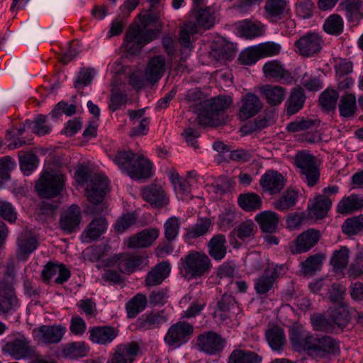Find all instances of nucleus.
I'll return each instance as SVG.
<instances>
[{"label":"nucleus","instance_id":"nucleus-1","mask_svg":"<svg viewBox=\"0 0 363 363\" xmlns=\"http://www.w3.org/2000/svg\"><path fill=\"white\" fill-rule=\"evenodd\" d=\"M290 341L296 350L304 351L309 357L320 359L339 351V342L334 338L294 328L290 332Z\"/></svg>","mask_w":363,"mask_h":363},{"label":"nucleus","instance_id":"nucleus-2","mask_svg":"<svg viewBox=\"0 0 363 363\" xmlns=\"http://www.w3.org/2000/svg\"><path fill=\"white\" fill-rule=\"evenodd\" d=\"M203 93L198 88L190 89L185 95L189 102L198 104V122L202 126H217L223 122V113L233 103L230 96H219L210 100L203 101Z\"/></svg>","mask_w":363,"mask_h":363},{"label":"nucleus","instance_id":"nucleus-3","mask_svg":"<svg viewBox=\"0 0 363 363\" xmlns=\"http://www.w3.org/2000/svg\"><path fill=\"white\" fill-rule=\"evenodd\" d=\"M139 19L140 24L130 28L123 43L125 50L132 55L139 53L145 45L153 41L158 35L157 30L147 28L148 26L157 20L155 13L145 11L139 15Z\"/></svg>","mask_w":363,"mask_h":363},{"label":"nucleus","instance_id":"nucleus-4","mask_svg":"<svg viewBox=\"0 0 363 363\" xmlns=\"http://www.w3.org/2000/svg\"><path fill=\"white\" fill-rule=\"evenodd\" d=\"M112 160L121 171L133 179L151 177L153 164L143 155L135 154L130 150H123L113 155Z\"/></svg>","mask_w":363,"mask_h":363},{"label":"nucleus","instance_id":"nucleus-5","mask_svg":"<svg viewBox=\"0 0 363 363\" xmlns=\"http://www.w3.org/2000/svg\"><path fill=\"white\" fill-rule=\"evenodd\" d=\"M74 179L79 185L86 184L87 197L94 204L101 203L109 191V182L105 175L92 173L86 168L77 169L74 173Z\"/></svg>","mask_w":363,"mask_h":363},{"label":"nucleus","instance_id":"nucleus-6","mask_svg":"<svg viewBox=\"0 0 363 363\" xmlns=\"http://www.w3.org/2000/svg\"><path fill=\"white\" fill-rule=\"evenodd\" d=\"M179 265L182 276L188 280L206 276L212 268L208 256L195 250H191L181 257Z\"/></svg>","mask_w":363,"mask_h":363},{"label":"nucleus","instance_id":"nucleus-7","mask_svg":"<svg viewBox=\"0 0 363 363\" xmlns=\"http://www.w3.org/2000/svg\"><path fill=\"white\" fill-rule=\"evenodd\" d=\"M215 23L214 16L206 10L200 11L196 16V21L185 23L179 30V42L183 50L191 51L193 48L194 35L199 32V26L209 29Z\"/></svg>","mask_w":363,"mask_h":363},{"label":"nucleus","instance_id":"nucleus-8","mask_svg":"<svg viewBox=\"0 0 363 363\" xmlns=\"http://www.w3.org/2000/svg\"><path fill=\"white\" fill-rule=\"evenodd\" d=\"M65 183V177L62 174L50 169L44 170L35 188L40 197L53 198L60 194Z\"/></svg>","mask_w":363,"mask_h":363},{"label":"nucleus","instance_id":"nucleus-9","mask_svg":"<svg viewBox=\"0 0 363 363\" xmlns=\"http://www.w3.org/2000/svg\"><path fill=\"white\" fill-rule=\"evenodd\" d=\"M339 0H318V7L321 11L331 10ZM340 11L345 12L349 22L358 25L363 17L362 0H342L339 4Z\"/></svg>","mask_w":363,"mask_h":363},{"label":"nucleus","instance_id":"nucleus-10","mask_svg":"<svg viewBox=\"0 0 363 363\" xmlns=\"http://www.w3.org/2000/svg\"><path fill=\"white\" fill-rule=\"evenodd\" d=\"M194 332L191 324L179 321L171 325L164 337V342L173 348H179L186 343Z\"/></svg>","mask_w":363,"mask_h":363},{"label":"nucleus","instance_id":"nucleus-11","mask_svg":"<svg viewBox=\"0 0 363 363\" xmlns=\"http://www.w3.org/2000/svg\"><path fill=\"white\" fill-rule=\"evenodd\" d=\"M294 160L296 165L304 175L308 185L314 186L320 177L314 156L306 151H301L295 155Z\"/></svg>","mask_w":363,"mask_h":363},{"label":"nucleus","instance_id":"nucleus-12","mask_svg":"<svg viewBox=\"0 0 363 363\" xmlns=\"http://www.w3.org/2000/svg\"><path fill=\"white\" fill-rule=\"evenodd\" d=\"M66 332V327L62 325H43L33 329L32 336L39 343L57 344L61 342Z\"/></svg>","mask_w":363,"mask_h":363},{"label":"nucleus","instance_id":"nucleus-13","mask_svg":"<svg viewBox=\"0 0 363 363\" xmlns=\"http://www.w3.org/2000/svg\"><path fill=\"white\" fill-rule=\"evenodd\" d=\"M5 350L16 360L35 356V349L30 345V340L23 335L8 342L5 345Z\"/></svg>","mask_w":363,"mask_h":363},{"label":"nucleus","instance_id":"nucleus-14","mask_svg":"<svg viewBox=\"0 0 363 363\" xmlns=\"http://www.w3.org/2000/svg\"><path fill=\"white\" fill-rule=\"evenodd\" d=\"M197 345L200 350L213 355L221 352L225 345V340L218 333L209 331L201 334L197 338Z\"/></svg>","mask_w":363,"mask_h":363},{"label":"nucleus","instance_id":"nucleus-15","mask_svg":"<svg viewBox=\"0 0 363 363\" xmlns=\"http://www.w3.org/2000/svg\"><path fill=\"white\" fill-rule=\"evenodd\" d=\"M320 35L315 33H307L295 43V47L300 55L311 57L318 53L322 48Z\"/></svg>","mask_w":363,"mask_h":363},{"label":"nucleus","instance_id":"nucleus-16","mask_svg":"<svg viewBox=\"0 0 363 363\" xmlns=\"http://www.w3.org/2000/svg\"><path fill=\"white\" fill-rule=\"evenodd\" d=\"M320 233L315 229H309L301 233L293 242L291 252L294 255L309 251L319 241Z\"/></svg>","mask_w":363,"mask_h":363},{"label":"nucleus","instance_id":"nucleus-17","mask_svg":"<svg viewBox=\"0 0 363 363\" xmlns=\"http://www.w3.org/2000/svg\"><path fill=\"white\" fill-rule=\"evenodd\" d=\"M262 108V103L258 96L248 93L242 98L238 117L241 121L248 120L256 116Z\"/></svg>","mask_w":363,"mask_h":363},{"label":"nucleus","instance_id":"nucleus-18","mask_svg":"<svg viewBox=\"0 0 363 363\" xmlns=\"http://www.w3.org/2000/svg\"><path fill=\"white\" fill-rule=\"evenodd\" d=\"M139 347L135 342L118 345L107 363H133L139 352Z\"/></svg>","mask_w":363,"mask_h":363},{"label":"nucleus","instance_id":"nucleus-19","mask_svg":"<svg viewBox=\"0 0 363 363\" xmlns=\"http://www.w3.org/2000/svg\"><path fill=\"white\" fill-rule=\"evenodd\" d=\"M166 70V59L163 55H155L150 59L145 69V81L151 84L157 82Z\"/></svg>","mask_w":363,"mask_h":363},{"label":"nucleus","instance_id":"nucleus-20","mask_svg":"<svg viewBox=\"0 0 363 363\" xmlns=\"http://www.w3.org/2000/svg\"><path fill=\"white\" fill-rule=\"evenodd\" d=\"M235 29L239 37L249 40L262 36L265 31L262 23L257 21L254 22L249 19L238 21L235 24Z\"/></svg>","mask_w":363,"mask_h":363},{"label":"nucleus","instance_id":"nucleus-21","mask_svg":"<svg viewBox=\"0 0 363 363\" xmlns=\"http://www.w3.org/2000/svg\"><path fill=\"white\" fill-rule=\"evenodd\" d=\"M19 307V302L13 288L0 282V313L15 311Z\"/></svg>","mask_w":363,"mask_h":363},{"label":"nucleus","instance_id":"nucleus-22","mask_svg":"<svg viewBox=\"0 0 363 363\" xmlns=\"http://www.w3.org/2000/svg\"><path fill=\"white\" fill-rule=\"evenodd\" d=\"M118 331L111 326H94L89 328V340L94 344L107 345L118 336Z\"/></svg>","mask_w":363,"mask_h":363},{"label":"nucleus","instance_id":"nucleus-23","mask_svg":"<svg viewBox=\"0 0 363 363\" xmlns=\"http://www.w3.org/2000/svg\"><path fill=\"white\" fill-rule=\"evenodd\" d=\"M262 71L265 77L274 79L277 82L284 80L286 83L290 84L293 79L291 73L278 60L267 62L262 67Z\"/></svg>","mask_w":363,"mask_h":363},{"label":"nucleus","instance_id":"nucleus-24","mask_svg":"<svg viewBox=\"0 0 363 363\" xmlns=\"http://www.w3.org/2000/svg\"><path fill=\"white\" fill-rule=\"evenodd\" d=\"M70 275V271L62 264L48 263L42 271L43 281L55 279V282L59 284L66 282Z\"/></svg>","mask_w":363,"mask_h":363},{"label":"nucleus","instance_id":"nucleus-25","mask_svg":"<svg viewBox=\"0 0 363 363\" xmlns=\"http://www.w3.org/2000/svg\"><path fill=\"white\" fill-rule=\"evenodd\" d=\"M142 196L145 201L155 207H164L169 203V198L163 189L156 184H152L144 187L142 190Z\"/></svg>","mask_w":363,"mask_h":363},{"label":"nucleus","instance_id":"nucleus-26","mask_svg":"<svg viewBox=\"0 0 363 363\" xmlns=\"http://www.w3.org/2000/svg\"><path fill=\"white\" fill-rule=\"evenodd\" d=\"M259 182L265 191L274 194L282 190L285 179L282 174L277 171H267L261 177Z\"/></svg>","mask_w":363,"mask_h":363},{"label":"nucleus","instance_id":"nucleus-27","mask_svg":"<svg viewBox=\"0 0 363 363\" xmlns=\"http://www.w3.org/2000/svg\"><path fill=\"white\" fill-rule=\"evenodd\" d=\"M363 208V197L359 194H351L344 196L336 206V212L342 216L352 214Z\"/></svg>","mask_w":363,"mask_h":363},{"label":"nucleus","instance_id":"nucleus-28","mask_svg":"<svg viewBox=\"0 0 363 363\" xmlns=\"http://www.w3.org/2000/svg\"><path fill=\"white\" fill-rule=\"evenodd\" d=\"M171 272V265L169 262H162L155 265L146 275L145 285L155 286L161 284Z\"/></svg>","mask_w":363,"mask_h":363},{"label":"nucleus","instance_id":"nucleus-29","mask_svg":"<svg viewBox=\"0 0 363 363\" xmlns=\"http://www.w3.org/2000/svg\"><path fill=\"white\" fill-rule=\"evenodd\" d=\"M81 221V211L78 206L72 205L61 216L60 225L61 228L72 233L79 227Z\"/></svg>","mask_w":363,"mask_h":363},{"label":"nucleus","instance_id":"nucleus-30","mask_svg":"<svg viewBox=\"0 0 363 363\" xmlns=\"http://www.w3.org/2000/svg\"><path fill=\"white\" fill-rule=\"evenodd\" d=\"M158 235L159 232L157 229L149 228L143 230L129 238L128 247L129 248L149 247L158 238Z\"/></svg>","mask_w":363,"mask_h":363},{"label":"nucleus","instance_id":"nucleus-31","mask_svg":"<svg viewBox=\"0 0 363 363\" xmlns=\"http://www.w3.org/2000/svg\"><path fill=\"white\" fill-rule=\"evenodd\" d=\"M121 262H119V271L123 274H130L140 269L145 262L143 256L138 254L121 253Z\"/></svg>","mask_w":363,"mask_h":363},{"label":"nucleus","instance_id":"nucleus-32","mask_svg":"<svg viewBox=\"0 0 363 363\" xmlns=\"http://www.w3.org/2000/svg\"><path fill=\"white\" fill-rule=\"evenodd\" d=\"M18 257L26 260L35 251L38 246L37 239L27 231L23 232L18 238Z\"/></svg>","mask_w":363,"mask_h":363},{"label":"nucleus","instance_id":"nucleus-33","mask_svg":"<svg viewBox=\"0 0 363 363\" xmlns=\"http://www.w3.org/2000/svg\"><path fill=\"white\" fill-rule=\"evenodd\" d=\"M167 318L161 312H150L143 314L136 321L139 330H147L159 328L167 322Z\"/></svg>","mask_w":363,"mask_h":363},{"label":"nucleus","instance_id":"nucleus-34","mask_svg":"<svg viewBox=\"0 0 363 363\" xmlns=\"http://www.w3.org/2000/svg\"><path fill=\"white\" fill-rule=\"evenodd\" d=\"M255 220L262 231L264 233L272 234L276 232L278 228L279 217L273 211H264L257 213L255 216Z\"/></svg>","mask_w":363,"mask_h":363},{"label":"nucleus","instance_id":"nucleus-35","mask_svg":"<svg viewBox=\"0 0 363 363\" xmlns=\"http://www.w3.org/2000/svg\"><path fill=\"white\" fill-rule=\"evenodd\" d=\"M107 229V221L104 218H99L92 220L88 228L82 233L83 242H89L97 240Z\"/></svg>","mask_w":363,"mask_h":363},{"label":"nucleus","instance_id":"nucleus-36","mask_svg":"<svg viewBox=\"0 0 363 363\" xmlns=\"http://www.w3.org/2000/svg\"><path fill=\"white\" fill-rule=\"evenodd\" d=\"M260 91L270 106L280 104L286 96V89L277 85H264L261 87Z\"/></svg>","mask_w":363,"mask_h":363},{"label":"nucleus","instance_id":"nucleus-37","mask_svg":"<svg viewBox=\"0 0 363 363\" xmlns=\"http://www.w3.org/2000/svg\"><path fill=\"white\" fill-rule=\"evenodd\" d=\"M305 101L306 95L303 89L301 86L294 88L286 101L287 113L289 115H293L298 112L303 107Z\"/></svg>","mask_w":363,"mask_h":363},{"label":"nucleus","instance_id":"nucleus-38","mask_svg":"<svg viewBox=\"0 0 363 363\" xmlns=\"http://www.w3.org/2000/svg\"><path fill=\"white\" fill-rule=\"evenodd\" d=\"M169 179L179 199L184 200L191 197V185L187 179L182 178L176 172L169 174Z\"/></svg>","mask_w":363,"mask_h":363},{"label":"nucleus","instance_id":"nucleus-39","mask_svg":"<svg viewBox=\"0 0 363 363\" xmlns=\"http://www.w3.org/2000/svg\"><path fill=\"white\" fill-rule=\"evenodd\" d=\"M226 240L223 235L213 236L208 243V253L215 260L223 259L227 252Z\"/></svg>","mask_w":363,"mask_h":363},{"label":"nucleus","instance_id":"nucleus-40","mask_svg":"<svg viewBox=\"0 0 363 363\" xmlns=\"http://www.w3.org/2000/svg\"><path fill=\"white\" fill-rule=\"evenodd\" d=\"M211 225L212 223L209 218H199L197 220L196 223L189 225L186 229L185 238L187 240H194L199 237L204 236L209 231Z\"/></svg>","mask_w":363,"mask_h":363},{"label":"nucleus","instance_id":"nucleus-41","mask_svg":"<svg viewBox=\"0 0 363 363\" xmlns=\"http://www.w3.org/2000/svg\"><path fill=\"white\" fill-rule=\"evenodd\" d=\"M89 350L88 344L83 341H78L65 345L62 350V354L69 359H77L86 356Z\"/></svg>","mask_w":363,"mask_h":363},{"label":"nucleus","instance_id":"nucleus-42","mask_svg":"<svg viewBox=\"0 0 363 363\" xmlns=\"http://www.w3.org/2000/svg\"><path fill=\"white\" fill-rule=\"evenodd\" d=\"M332 206L330 199L324 196H317L311 206L309 207L310 215L315 218H323L327 215Z\"/></svg>","mask_w":363,"mask_h":363},{"label":"nucleus","instance_id":"nucleus-43","mask_svg":"<svg viewBox=\"0 0 363 363\" xmlns=\"http://www.w3.org/2000/svg\"><path fill=\"white\" fill-rule=\"evenodd\" d=\"M147 305L146 295L138 293L131 298L125 305L127 315L128 318H135L140 313L143 311Z\"/></svg>","mask_w":363,"mask_h":363},{"label":"nucleus","instance_id":"nucleus-44","mask_svg":"<svg viewBox=\"0 0 363 363\" xmlns=\"http://www.w3.org/2000/svg\"><path fill=\"white\" fill-rule=\"evenodd\" d=\"M257 231V227L251 219L241 222L233 230L231 235L242 241L249 240L254 238Z\"/></svg>","mask_w":363,"mask_h":363},{"label":"nucleus","instance_id":"nucleus-45","mask_svg":"<svg viewBox=\"0 0 363 363\" xmlns=\"http://www.w3.org/2000/svg\"><path fill=\"white\" fill-rule=\"evenodd\" d=\"M286 6V0H267L264 5L267 18L271 21L280 19Z\"/></svg>","mask_w":363,"mask_h":363},{"label":"nucleus","instance_id":"nucleus-46","mask_svg":"<svg viewBox=\"0 0 363 363\" xmlns=\"http://www.w3.org/2000/svg\"><path fill=\"white\" fill-rule=\"evenodd\" d=\"M239 206L245 211H255L262 207V200L255 193L241 194L238 198Z\"/></svg>","mask_w":363,"mask_h":363},{"label":"nucleus","instance_id":"nucleus-47","mask_svg":"<svg viewBox=\"0 0 363 363\" xmlns=\"http://www.w3.org/2000/svg\"><path fill=\"white\" fill-rule=\"evenodd\" d=\"M261 361V357L254 352L236 349L231 352L228 363H259Z\"/></svg>","mask_w":363,"mask_h":363},{"label":"nucleus","instance_id":"nucleus-48","mask_svg":"<svg viewBox=\"0 0 363 363\" xmlns=\"http://www.w3.org/2000/svg\"><path fill=\"white\" fill-rule=\"evenodd\" d=\"M324 257L320 254L309 256L305 261L300 263V272L304 275H313L320 271Z\"/></svg>","mask_w":363,"mask_h":363},{"label":"nucleus","instance_id":"nucleus-49","mask_svg":"<svg viewBox=\"0 0 363 363\" xmlns=\"http://www.w3.org/2000/svg\"><path fill=\"white\" fill-rule=\"evenodd\" d=\"M266 338L270 347L274 351H280L286 342L284 330L279 327H273L268 330Z\"/></svg>","mask_w":363,"mask_h":363},{"label":"nucleus","instance_id":"nucleus-50","mask_svg":"<svg viewBox=\"0 0 363 363\" xmlns=\"http://www.w3.org/2000/svg\"><path fill=\"white\" fill-rule=\"evenodd\" d=\"M330 320L334 328L337 326L339 328L345 327L350 320L349 311L345 304L340 306L330 311Z\"/></svg>","mask_w":363,"mask_h":363},{"label":"nucleus","instance_id":"nucleus-51","mask_svg":"<svg viewBox=\"0 0 363 363\" xmlns=\"http://www.w3.org/2000/svg\"><path fill=\"white\" fill-rule=\"evenodd\" d=\"M323 28L328 34L339 35L344 29L343 19L338 14H332L325 19Z\"/></svg>","mask_w":363,"mask_h":363},{"label":"nucleus","instance_id":"nucleus-52","mask_svg":"<svg viewBox=\"0 0 363 363\" xmlns=\"http://www.w3.org/2000/svg\"><path fill=\"white\" fill-rule=\"evenodd\" d=\"M19 164L23 174L28 176L37 169L39 159L34 153L26 152L19 155Z\"/></svg>","mask_w":363,"mask_h":363},{"label":"nucleus","instance_id":"nucleus-53","mask_svg":"<svg viewBox=\"0 0 363 363\" xmlns=\"http://www.w3.org/2000/svg\"><path fill=\"white\" fill-rule=\"evenodd\" d=\"M356 101V97L352 94L343 95L339 104L340 115L345 118L352 116L357 110Z\"/></svg>","mask_w":363,"mask_h":363},{"label":"nucleus","instance_id":"nucleus-54","mask_svg":"<svg viewBox=\"0 0 363 363\" xmlns=\"http://www.w3.org/2000/svg\"><path fill=\"white\" fill-rule=\"evenodd\" d=\"M349 261V250L346 247H342L333 252L330 258V264L336 272L345 269Z\"/></svg>","mask_w":363,"mask_h":363},{"label":"nucleus","instance_id":"nucleus-55","mask_svg":"<svg viewBox=\"0 0 363 363\" xmlns=\"http://www.w3.org/2000/svg\"><path fill=\"white\" fill-rule=\"evenodd\" d=\"M297 201V193L294 190H288L274 203V206L279 211L287 210L293 207Z\"/></svg>","mask_w":363,"mask_h":363},{"label":"nucleus","instance_id":"nucleus-56","mask_svg":"<svg viewBox=\"0 0 363 363\" xmlns=\"http://www.w3.org/2000/svg\"><path fill=\"white\" fill-rule=\"evenodd\" d=\"M338 97L337 91L326 89L320 94L319 102L323 109L330 111L335 109Z\"/></svg>","mask_w":363,"mask_h":363},{"label":"nucleus","instance_id":"nucleus-57","mask_svg":"<svg viewBox=\"0 0 363 363\" xmlns=\"http://www.w3.org/2000/svg\"><path fill=\"white\" fill-rule=\"evenodd\" d=\"M239 216V213L231 207L225 208L218 218V225L223 230L228 229Z\"/></svg>","mask_w":363,"mask_h":363},{"label":"nucleus","instance_id":"nucleus-58","mask_svg":"<svg viewBox=\"0 0 363 363\" xmlns=\"http://www.w3.org/2000/svg\"><path fill=\"white\" fill-rule=\"evenodd\" d=\"M342 232L349 235H356L363 229V216H354L347 218L342 226Z\"/></svg>","mask_w":363,"mask_h":363},{"label":"nucleus","instance_id":"nucleus-59","mask_svg":"<svg viewBox=\"0 0 363 363\" xmlns=\"http://www.w3.org/2000/svg\"><path fill=\"white\" fill-rule=\"evenodd\" d=\"M164 236L168 241L176 239L179 235L180 228L179 218L172 216L169 218L164 224Z\"/></svg>","mask_w":363,"mask_h":363},{"label":"nucleus","instance_id":"nucleus-60","mask_svg":"<svg viewBox=\"0 0 363 363\" xmlns=\"http://www.w3.org/2000/svg\"><path fill=\"white\" fill-rule=\"evenodd\" d=\"M311 322L314 330L331 332L334 330V325L330 319H326L321 314H314L311 317Z\"/></svg>","mask_w":363,"mask_h":363},{"label":"nucleus","instance_id":"nucleus-61","mask_svg":"<svg viewBox=\"0 0 363 363\" xmlns=\"http://www.w3.org/2000/svg\"><path fill=\"white\" fill-rule=\"evenodd\" d=\"M69 329L72 335L82 337L86 333L87 325L82 317L74 315L70 319Z\"/></svg>","mask_w":363,"mask_h":363},{"label":"nucleus","instance_id":"nucleus-62","mask_svg":"<svg viewBox=\"0 0 363 363\" xmlns=\"http://www.w3.org/2000/svg\"><path fill=\"white\" fill-rule=\"evenodd\" d=\"M259 59V52L257 46L248 48L243 50L239 56L240 64L245 65H252L255 64Z\"/></svg>","mask_w":363,"mask_h":363},{"label":"nucleus","instance_id":"nucleus-63","mask_svg":"<svg viewBox=\"0 0 363 363\" xmlns=\"http://www.w3.org/2000/svg\"><path fill=\"white\" fill-rule=\"evenodd\" d=\"M33 122L31 130L39 136L48 135L51 132L52 128L47 124V117L38 115Z\"/></svg>","mask_w":363,"mask_h":363},{"label":"nucleus","instance_id":"nucleus-64","mask_svg":"<svg viewBox=\"0 0 363 363\" xmlns=\"http://www.w3.org/2000/svg\"><path fill=\"white\" fill-rule=\"evenodd\" d=\"M206 306V301L204 298H200L194 300L190 303L189 306L183 312V317L191 318L196 317L203 311Z\"/></svg>","mask_w":363,"mask_h":363}]
</instances>
